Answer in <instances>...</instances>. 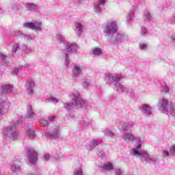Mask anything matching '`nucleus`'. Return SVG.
Masks as SVG:
<instances>
[{
    "label": "nucleus",
    "mask_w": 175,
    "mask_h": 175,
    "mask_svg": "<svg viewBox=\"0 0 175 175\" xmlns=\"http://www.w3.org/2000/svg\"><path fill=\"white\" fill-rule=\"evenodd\" d=\"M107 0H97V3H94L93 10L96 14H102V9L105 8Z\"/></svg>",
    "instance_id": "15"
},
{
    "label": "nucleus",
    "mask_w": 175,
    "mask_h": 175,
    "mask_svg": "<svg viewBox=\"0 0 175 175\" xmlns=\"http://www.w3.org/2000/svg\"><path fill=\"white\" fill-rule=\"evenodd\" d=\"M55 39L61 43L65 40V36L61 33H57L55 34Z\"/></svg>",
    "instance_id": "29"
},
{
    "label": "nucleus",
    "mask_w": 175,
    "mask_h": 175,
    "mask_svg": "<svg viewBox=\"0 0 175 175\" xmlns=\"http://www.w3.org/2000/svg\"><path fill=\"white\" fill-rule=\"evenodd\" d=\"M170 24H175V14L172 15L169 19Z\"/></svg>",
    "instance_id": "39"
},
{
    "label": "nucleus",
    "mask_w": 175,
    "mask_h": 175,
    "mask_svg": "<svg viewBox=\"0 0 175 175\" xmlns=\"http://www.w3.org/2000/svg\"><path fill=\"white\" fill-rule=\"evenodd\" d=\"M17 73H18V68H16L14 69V70L12 71V75L14 76L17 75Z\"/></svg>",
    "instance_id": "46"
},
{
    "label": "nucleus",
    "mask_w": 175,
    "mask_h": 175,
    "mask_svg": "<svg viewBox=\"0 0 175 175\" xmlns=\"http://www.w3.org/2000/svg\"><path fill=\"white\" fill-rule=\"evenodd\" d=\"M13 91V85L10 84L2 85L0 86V116L9 113L10 105L8 103L6 95Z\"/></svg>",
    "instance_id": "2"
},
{
    "label": "nucleus",
    "mask_w": 175,
    "mask_h": 175,
    "mask_svg": "<svg viewBox=\"0 0 175 175\" xmlns=\"http://www.w3.org/2000/svg\"><path fill=\"white\" fill-rule=\"evenodd\" d=\"M118 128L120 131H124V133L123 134V139L126 143H129L131 142H133L136 137L134 135L126 133V132H132L133 131V122H120L118 125Z\"/></svg>",
    "instance_id": "7"
},
{
    "label": "nucleus",
    "mask_w": 175,
    "mask_h": 175,
    "mask_svg": "<svg viewBox=\"0 0 175 175\" xmlns=\"http://www.w3.org/2000/svg\"><path fill=\"white\" fill-rule=\"evenodd\" d=\"M10 169L12 173H15L16 174H18L20 172H21V167L20 166V163L16 162V160H14L10 163Z\"/></svg>",
    "instance_id": "16"
},
{
    "label": "nucleus",
    "mask_w": 175,
    "mask_h": 175,
    "mask_svg": "<svg viewBox=\"0 0 175 175\" xmlns=\"http://www.w3.org/2000/svg\"><path fill=\"white\" fill-rule=\"evenodd\" d=\"M157 106L161 113H165L168 116L171 114V116L175 117V110L174 108H173V105L170 103V106L169 107V100L167 98L164 97L161 98L157 103Z\"/></svg>",
    "instance_id": "9"
},
{
    "label": "nucleus",
    "mask_w": 175,
    "mask_h": 175,
    "mask_svg": "<svg viewBox=\"0 0 175 175\" xmlns=\"http://www.w3.org/2000/svg\"><path fill=\"white\" fill-rule=\"evenodd\" d=\"M27 113H26V117L27 118H35V116L36 114H35V112L33 111V108L32 106L29 104L27 106Z\"/></svg>",
    "instance_id": "18"
},
{
    "label": "nucleus",
    "mask_w": 175,
    "mask_h": 175,
    "mask_svg": "<svg viewBox=\"0 0 175 175\" xmlns=\"http://www.w3.org/2000/svg\"><path fill=\"white\" fill-rule=\"evenodd\" d=\"M23 118H19L18 119L12 121L10 123L7 128L3 129L2 133L5 139H9L12 142L18 139V132H17V125L23 124Z\"/></svg>",
    "instance_id": "5"
},
{
    "label": "nucleus",
    "mask_w": 175,
    "mask_h": 175,
    "mask_svg": "<svg viewBox=\"0 0 175 175\" xmlns=\"http://www.w3.org/2000/svg\"><path fill=\"white\" fill-rule=\"evenodd\" d=\"M25 8H27L28 10H35V9H36V5L32 3H27L25 4Z\"/></svg>",
    "instance_id": "32"
},
{
    "label": "nucleus",
    "mask_w": 175,
    "mask_h": 175,
    "mask_svg": "<svg viewBox=\"0 0 175 175\" xmlns=\"http://www.w3.org/2000/svg\"><path fill=\"white\" fill-rule=\"evenodd\" d=\"M24 38L26 40H33V37L32 36H29V35H25Z\"/></svg>",
    "instance_id": "42"
},
{
    "label": "nucleus",
    "mask_w": 175,
    "mask_h": 175,
    "mask_svg": "<svg viewBox=\"0 0 175 175\" xmlns=\"http://www.w3.org/2000/svg\"><path fill=\"white\" fill-rule=\"evenodd\" d=\"M133 17H135V10H131L130 12L128 13V14L126 16V24H129L130 21H132L133 20Z\"/></svg>",
    "instance_id": "24"
},
{
    "label": "nucleus",
    "mask_w": 175,
    "mask_h": 175,
    "mask_svg": "<svg viewBox=\"0 0 175 175\" xmlns=\"http://www.w3.org/2000/svg\"><path fill=\"white\" fill-rule=\"evenodd\" d=\"M121 79H122V77L118 75L115 76L109 73L104 75V79L107 81V84H113L121 92H126L129 96H133V89L125 88L122 83H120Z\"/></svg>",
    "instance_id": "3"
},
{
    "label": "nucleus",
    "mask_w": 175,
    "mask_h": 175,
    "mask_svg": "<svg viewBox=\"0 0 175 175\" xmlns=\"http://www.w3.org/2000/svg\"><path fill=\"white\" fill-rule=\"evenodd\" d=\"M163 157H169V152L164 150L163 152Z\"/></svg>",
    "instance_id": "47"
},
{
    "label": "nucleus",
    "mask_w": 175,
    "mask_h": 175,
    "mask_svg": "<svg viewBox=\"0 0 175 175\" xmlns=\"http://www.w3.org/2000/svg\"><path fill=\"white\" fill-rule=\"evenodd\" d=\"M2 13V9L0 8V14Z\"/></svg>",
    "instance_id": "50"
},
{
    "label": "nucleus",
    "mask_w": 175,
    "mask_h": 175,
    "mask_svg": "<svg viewBox=\"0 0 175 175\" xmlns=\"http://www.w3.org/2000/svg\"><path fill=\"white\" fill-rule=\"evenodd\" d=\"M152 16H151V12H150V10H145L143 14V20L146 22L150 21L152 20Z\"/></svg>",
    "instance_id": "23"
},
{
    "label": "nucleus",
    "mask_w": 175,
    "mask_h": 175,
    "mask_svg": "<svg viewBox=\"0 0 175 175\" xmlns=\"http://www.w3.org/2000/svg\"><path fill=\"white\" fill-rule=\"evenodd\" d=\"M44 133L49 139H59L61 137V132L59 131V126H55L51 129L50 131L45 130Z\"/></svg>",
    "instance_id": "10"
},
{
    "label": "nucleus",
    "mask_w": 175,
    "mask_h": 175,
    "mask_svg": "<svg viewBox=\"0 0 175 175\" xmlns=\"http://www.w3.org/2000/svg\"><path fill=\"white\" fill-rule=\"evenodd\" d=\"M46 100L44 98H42V102H45Z\"/></svg>",
    "instance_id": "51"
},
{
    "label": "nucleus",
    "mask_w": 175,
    "mask_h": 175,
    "mask_svg": "<svg viewBox=\"0 0 175 175\" xmlns=\"http://www.w3.org/2000/svg\"><path fill=\"white\" fill-rule=\"evenodd\" d=\"M18 49H20V45H18V44H14L12 49V53H16V51H17V50H18Z\"/></svg>",
    "instance_id": "38"
},
{
    "label": "nucleus",
    "mask_w": 175,
    "mask_h": 175,
    "mask_svg": "<svg viewBox=\"0 0 175 175\" xmlns=\"http://www.w3.org/2000/svg\"><path fill=\"white\" fill-rule=\"evenodd\" d=\"M148 47V43H144V42L139 43L140 50H147Z\"/></svg>",
    "instance_id": "34"
},
{
    "label": "nucleus",
    "mask_w": 175,
    "mask_h": 175,
    "mask_svg": "<svg viewBox=\"0 0 175 175\" xmlns=\"http://www.w3.org/2000/svg\"><path fill=\"white\" fill-rule=\"evenodd\" d=\"M10 9H12V10H18V6H17V4H12L10 6Z\"/></svg>",
    "instance_id": "41"
},
{
    "label": "nucleus",
    "mask_w": 175,
    "mask_h": 175,
    "mask_svg": "<svg viewBox=\"0 0 175 175\" xmlns=\"http://www.w3.org/2000/svg\"><path fill=\"white\" fill-rule=\"evenodd\" d=\"M59 100H58V98H55L54 97H51L49 100V102H51V103H58Z\"/></svg>",
    "instance_id": "40"
},
{
    "label": "nucleus",
    "mask_w": 175,
    "mask_h": 175,
    "mask_svg": "<svg viewBox=\"0 0 175 175\" xmlns=\"http://www.w3.org/2000/svg\"><path fill=\"white\" fill-rule=\"evenodd\" d=\"M27 157L29 159L30 163L32 165H36L38 162V152L32 148L26 149Z\"/></svg>",
    "instance_id": "12"
},
{
    "label": "nucleus",
    "mask_w": 175,
    "mask_h": 175,
    "mask_svg": "<svg viewBox=\"0 0 175 175\" xmlns=\"http://www.w3.org/2000/svg\"><path fill=\"white\" fill-rule=\"evenodd\" d=\"M25 88L27 95L32 96L34 94L33 88H35V81L32 79H27L25 85Z\"/></svg>",
    "instance_id": "14"
},
{
    "label": "nucleus",
    "mask_w": 175,
    "mask_h": 175,
    "mask_svg": "<svg viewBox=\"0 0 175 175\" xmlns=\"http://www.w3.org/2000/svg\"><path fill=\"white\" fill-rule=\"evenodd\" d=\"M83 87L85 88V90H90V88H91V81L85 79L83 83Z\"/></svg>",
    "instance_id": "31"
},
{
    "label": "nucleus",
    "mask_w": 175,
    "mask_h": 175,
    "mask_svg": "<svg viewBox=\"0 0 175 175\" xmlns=\"http://www.w3.org/2000/svg\"><path fill=\"white\" fill-rule=\"evenodd\" d=\"M54 118H55V117L51 116V117L47 118L40 120H39L40 126H42L44 128L46 127V126H48L49 122H50V121H53V120H54Z\"/></svg>",
    "instance_id": "19"
},
{
    "label": "nucleus",
    "mask_w": 175,
    "mask_h": 175,
    "mask_svg": "<svg viewBox=\"0 0 175 175\" xmlns=\"http://www.w3.org/2000/svg\"><path fill=\"white\" fill-rule=\"evenodd\" d=\"M92 53L94 55H102L103 52H102V49H100V48H94L93 49H92Z\"/></svg>",
    "instance_id": "30"
},
{
    "label": "nucleus",
    "mask_w": 175,
    "mask_h": 175,
    "mask_svg": "<svg viewBox=\"0 0 175 175\" xmlns=\"http://www.w3.org/2000/svg\"><path fill=\"white\" fill-rule=\"evenodd\" d=\"M148 33V31L147 30V29H146V27H142L141 35L142 36H146V35H147Z\"/></svg>",
    "instance_id": "36"
},
{
    "label": "nucleus",
    "mask_w": 175,
    "mask_h": 175,
    "mask_svg": "<svg viewBox=\"0 0 175 175\" xmlns=\"http://www.w3.org/2000/svg\"><path fill=\"white\" fill-rule=\"evenodd\" d=\"M44 159H45V161H49V159H50V154L45 153L44 154Z\"/></svg>",
    "instance_id": "45"
},
{
    "label": "nucleus",
    "mask_w": 175,
    "mask_h": 175,
    "mask_svg": "<svg viewBox=\"0 0 175 175\" xmlns=\"http://www.w3.org/2000/svg\"><path fill=\"white\" fill-rule=\"evenodd\" d=\"M20 35H22L21 32L18 31L16 34V36H20Z\"/></svg>",
    "instance_id": "48"
},
{
    "label": "nucleus",
    "mask_w": 175,
    "mask_h": 175,
    "mask_svg": "<svg viewBox=\"0 0 175 175\" xmlns=\"http://www.w3.org/2000/svg\"><path fill=\"white\" fill-rule=\"evenodd\" d=\"M98 155H99L100 157H102V156L103 155V152H100V153H98Z\"/></svg>",
    "instance_id": "49"
},
{
    "label": "nucleus",
    "mask_w": 175,
    "mask_h": 175,
    "mask_svg": "<svg viewBox=\"0 0 175 175\" xmlns=\"http://www.w3.org/2000/svg\"><path fill=\"white\" fill-rule=\"evenodd\" d=\"M118 25L117 21L111 20L108 21L107 25L104 27V33L107 36H111L110 42L113 44H119L122 42H125L128 40V35L124 33H118Z\"/></svg>",
    "instance_id": "1"
},
{
    "label": "nucleus",
    "mask_w": 175,
    "mask_h": 175,
    "mask_svg": "<svg viewBox=\"0 0 175 175\" xmlns=\"http://www.w3.org/2000/svg\"><path fill=\"white\" fill-rule=\"evenodd\" d=\"M72 103H64V107L66 110H70V109H73L75 105H79L81 106H88V102L87 100L81 98V96H80V93L79 92L74 90L72 92Z\"/></svg>",
    "instance_id": "8"
},
{
    "label": "nucleus",
    "mask_w": 175,
    "mask_h": 175,
    "mask_svg": "<svg viewBox=\"0 0 175 175\" xmlns=\"http://www.w3.org/2000/svg\"><path fill=\"white\" fill-rule=\"evenodd\" d=\"M81 124L83 126H88L89 125H91V124H92V120L88 118H84L81 121Z\"/></svg>",
    "instance_id": "27"
},
{
    "label": "nucleus",
    "mask_w": 175,
    "mask_h": 175,
    "mask_svg": "<svg viewBox=\"0 0 175 175\" xmlns=\"http://www.w3.org/2000/svg\"><path fill=\"white\" fill-rule=\"evenodd\" d=\"M161 88L163 89V91L165 94H167V92H169V87L167 85H166V83H163Z\"/></svg>",
    "instance_id": "35"
},
{
    "label": "nucleus",
    "mask_w": 175,
    "mask_h": 175,
    "mask_svg": "<svg viewBox=\"0 0 175 175\" xmlns=\"http://www.w3.org/2000/svg\"><path fill=\"white\" fill-rule=\"evenodd\" d=\"M7 59L8 57L5 54L0 53V61L1 62V65H8V62Z\"/></svg>",
    "instance_id": "28"
},
{
    "label": "nucleus",
    "mask_w": 175,
    "mask_h": 175,
    "mask_svg": "<svg viewBox=\"0 0 175 175\" xmlns=\"http://www.w3.org/2000/svg\"><path fill=\"white\" fill-rule=\"evenodd\" d=\"M144 143V140H139L135 144L134 148L131 150V154L133 157H142L144 158L147 163H155L158 161V158L151 156L146 150H140L142 144Z\"/></svg>",
    "instance_id": "4"
},
{
    "label": "nucleus",
    "mask_w": 175,
    "mask_h": 175,
    "mask_svg": "<svg viewBox=\"0 0 175 175\" xmlns=\"http://www.w3.org/2000/svg\"><path fill=\"white\" fill-rule=\"evenodd\" d=\"M74 31L77 35H81L83 33V25L81 23H75Z\"/></svg>",
    "instance_id": "21"
},
{
    "label": "nucleus",
    "mask_w": 175,
    "mask_h": 175,
    "mask_svg": "<svg viewBox=\"0 0 175 175\" xmlns=\"http://www.w3.org/2000/svg\"><path fill=\"white\" fill-rule=\"evenodd\" d=\"M102 168L104 170H106L107 172H111V170H113V169H114V167L113 166V163L107 162V163H104Z\"/></svg>",
    "instance_id": "26"
},
{
    "label": "nucleus",
    "mask_w": 175,
    "mask_h": 175,
    "mask_svg": "<svg viewBox=\"0 0 175 175\" xmlns=\"http://www.w3.org/2000/svg\"><path fill=\"white\" fill-rule=\"evenodd\" d=\"M170 154H175V144L172 145V148L170 150Z\"/></svg>",
    "instance_id": "43"
},
{
    "label": "nucleus",
    "mask_w": 175,
    "mask_h": 175,
    "mask_svg": "<svg viewBox=\"0 0 175 175\" xmlns=\"http://www.w3.org/2000/svg\"><path fill=\"white\" fill-rule=\"evenodd\" d=\"M73 175H83V165H81V164H79L74 169Z\"/></svg>",
    "instance_id": "25"
},
{
    "label": "nucleus",
    "mask_w": 175,
    "mask_h": 175,
    "mask_svg": "<svg viewBox=\"0 0 175 175\" xmlns=\"http://www.w3.org/2000/svg\"><path fill=\"white\" fill-rule=\"evenodd\" d=\"M26 133L29 139H33L35 137V129L33 126L27 127L26 129Z\"/></svg>",
    "instance_id": "22"
},
{
    "label": "nucleus",
    "mask_w": 175,
    "mask_h": 175,
    "mask_svg": "<svg viewBox=\"0 0 175 175\" xmlns=\"http://www.w3.org/2000/svg\"><path fill=\"white\" fill-rule=\"evenodd\" d=\"M169 37L172 40V42H175V33H170Z\"/></svg>",
    "instance_id": "44"
},
{
    "label": "nucleus",
    "mask_w": 175,
    "mask_h": 175,
    "mask_svg": "<svg viewBox=\"0 0 175 175\" xmlns=\"http://www.w3.org/2000/svg\"><path fill=\"white\" fill-rule=\"evenodd\" d=\"M23 26L25 28H29L33 31H42V23L39 21L25 23Z\"/></svg>",
    "instance_id": "13"
},
{
    "label": "nucleus",
    "mask_w": 175,
    "mask_h": 175,
    "mask_svg": "<svg viewBox=\"0 0 175 175\" xmlns=\"http://www.w3.org/2000/svg\"><path fill=\"white\" fill-rule=\"evenodd\" d=\"M141 111L143 114H145V116H151L152 113V108L148 104H142Z\"/></svg>",
    "instance_id": "17"
},
{
    "label": "nucleus",
    "mask_w": 175,
    "mask_h": 175,
    "mask_svg": "<svg viewBox=\"0 0 175 175\" xmlns=\"http://www.w3.org/2000/svg\"><path fill=\"white\" fill-rule=\"evenodd\" d=\"M85 69V67L80 64H74L72 68V80H74L75 81H77V77H79V76H81Z\"/></svg>",
    "instance_id": "11"
},
{
    "label": "nucleus",
    "mask_w": 175,
    "mask_h": 175,
    "mask_svg": "<svg viewBox=\"0 0 175 175\" xmlns=\"http://www.w3.org/2000/svg\"><path fill=\"white\" fill-rule=\"evenodd\" d=\"M100 144V142L98 139H93L90 144L86 145L87 150H91L94 147H97Z\"/></svg>",
    "instance_id": "20"
},
{
    "label": "nucleus",
    "mask_w": 175,
    "mask_h": 175,
    "mask_svg": "<svg viewBox=\"0 0 175 175\" xmlns=\"http://www.w3.org/2000/svg\"><path fill=\"white\" fill-rule=\"evenodd\" d=\"M104 135H105V136H109V137H113L114 136V133L110 130H105L104 131Z\"/></svg>",
    "instance_id": "33"
},
{
    "label": "nucleus",
    "mask_w": 175,
    "mask_h": 175,
    "mask_svg": "<svg viewBox=\"0 0 175 175\" xmlns=\"http://www.w3.org/2000/svg\"><path fill=\"white\" fill-rule=\"evenodd\" d=\"M65 49L62 51V54L64 57V65L67 69L70 68V60L69 59V54L77 53L79 46L75 42H67L65 43Z\"/></svg>",
    "instance_id": "6"
},
{
    "label": "nucleus",
    "mask_w": 175,
    "mask_h": 175,
    "mask_svg": "<svg viewBox=\"0 0 175 175\" xmlns=\"http://www.w3.org/2000/svg\"><path fill=\"white\" fill-rule=\"evenodd\" d=\"M23 47V50H25L27 54H29V53H32L33 51L32 49L28 47L27 45H24Z\"/></svg>",
    "instance_id": "37"
}]
</instances>
